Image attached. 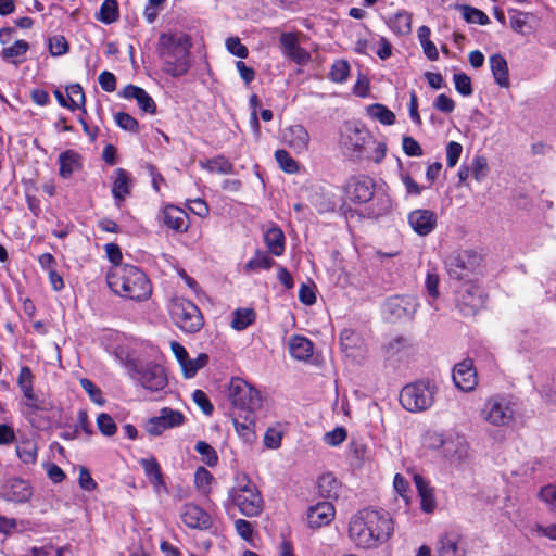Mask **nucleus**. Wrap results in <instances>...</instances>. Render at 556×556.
Returning a JSON list of instances; mask_svg holds the SVG:
<instances>
[{"label": "nucleus", "instance_id": "f257e3e1", "mask_svg": "<svg viewBox=\"0 0 556 556\" xmlns=\"http://www.w3.org/2000/svg\"><path fill=\"white\" fill-rule=\"evenodd\" d=\"M393 533V522L384 509L364 508L350 520L349 536L357 547L375 548Z\"/></svg>", "mask_w": 556, "mask_h": 556}, {"label": "nucleus", "instance_id": "f03ea898", "mask_svg": "<svg viewBox=\"0 0 556 556\" xmlns=\"http://www.w3.org/2000/svg\"><path fill=\"white\" fill-rule=\"evenodd\" d=\"M106 282L115 294L137 302L148 300L152 293L147 275L134 265L112 267L106 274Z\"/></svg>", "mask_w": 556, "mask_h": 556}, {"label": "nucleus", "instance_id": "7ed1b4c3", "mask_svg": "<svg viewBox=\"0 0 556 556\" xmlns=\"http://www.w3.org/2000/svg\"><path fill=\"white\" fill-rule=\"evenodd\" d=\"M191 47L189 35L162 33L156 50L163 60V71L172 77L186 75L191 67Z\"/></svg>", "mask_w": 556, "mask_h": 556}, {"label": "nucleus", "instance_id": "20e7f679", "mask_svg": "<svg viewBox=\"0 0 556 556\" xmlns=\"http://www.w3.org/2000/svg\"><path fill=\"white\" fill-rule=\"evenodd\" d=\"M482 255L475 250H458L448 254L444 265L450 279L467 282L480 271Z\"/></svg>", "mask_w": 556, "mask_h": 556}, {"label": "nucleus", "instance_id": "39448f33", "mask_svg": "<svg viewBox=\"0 0 556 556\" xmlns=\"http://www.w3.org/2000/svg\"><path fill=\"white\" fill-rule=\"evenodd\" d=\"M228 496L240 513L249 518L256 517L263 511L264 501L261 492L247 475H243L237 486L229 490Z\"/></svg>", "mask_w": 556, "mask_h": 556}, {"label": "nucleus", "instance_id": "423d86ee", "mask_svg": "<svg viewBox=\"0 0 556 556\" xmlns=\"http://www.w3.org/2000/svg\"><path fill=\"white\" fill-rule=\"evenodd\" d=\"M434 401V386L430 381L419 380L408 383L400 392V403L412 413L425 412Z\"/></svg>", "mask_w": 556, "mask_h": 556}, {"label": "nucleus", "instance_id": "0eeeda50", "mask_svg": "<svg viewBox=\"0 0 556 556\" xmlns=\"http://www.w3.org/2000/svg\"><path fill=\"white\" fill-rule=\"evenodd\" d=\"M169 313L173 323L186 333H197L204 325L200 308L189 300L182 298L174 300Z\"/></svg>", "mask_w": 556, "mask_h": 556}, {"label": "nucleus", "instance_id": "6e6552de", "mask_svg": "<svg viewBox=\"0 0 556 556\" xmlns=\"http://www.w3.org/2000/svg\"><path fill=\"white\" fill-rule=\"evenodd\" d=\"M127 368L130 377L147 390L159 391L167 386L165 369L156 363L132 359L127 363Z\"/></svg>", "mask_w": 556, "mask_h": 556}, {"label": "nucleus", "instance_id": "1a4fd4ad", "mask_svg": "<svg viewBox=\"0 0 556 556\" xmlns=\"http://www.w3.org/2000/svg\"><path fill=\"white\" fill-rule=\"evenodd\" d=\"M229 399L238 413L256 412L262 406L260 391L239 377L230 380Z\"/></svg>", "mask_w": 556, "mask_h": 556}, {"label": "nucleus", "instance_id": "9d476101", "mask_svg": "<svg viewBox=\"0 0 556 556\" xmlns=\"http://www.w3.org/2000/svg\"><path fill=\"white\" fill-rule=\"evenodd\" d=\"M370 142H374V137L365 126L355 123L344 125L340 143L350 157L362 159L365 147Z\"/></svg>", "mask_w": 556, "mask_h": 556}, {"label": "nucleus", "instance_id": "9b49d317", "mask_svg": "<svg viewBox=\"0 0 556 556\" xmlns=\"http://www.w3.org/2000/svg\"><path fill=\"white\" fill-rule=\"evenodd\" d=\"M486 295L475 281L463 282L456 290V306L466 316H475L484 307Z\"/></svg>", "mask_w": 556, "mask_h": 556}, {"label": "nucleus", "instance_id": "f8f14e48", "mask_svg": "<svg viewBox=\"0 0 556 556\" xmlns=\"http://www.w3.org/2000/svg\"><path fill=\"white\" fill-rule=\"evenodd\" d=\"M516 404L504 396L489 399L482 408V417L494 426H506L514 417Z\"/></svg>", "mask_w": 556, "mask_h": 556}, {"label": "nucleus", "instance_id": "ddd939ff", "mask_svg": "<svg viewBox=\"0 0 556 556\" xmlns=\"http://www.w3.org/2000/svg\"><path fill=\"white\" fill-rule=\"evenodd\" d=\"M375 181L368 176L351 177L345 187V198L353 203H367L375 195Z\"/></svg>", "mask_w": 556, "mask_h": 556}, {"label": "nucleus", "instance_id": "4468645a", "mask_svg": "<svg viewBox=\"0 0 556 556\" xmlns=\"http://www.w3.org/2000/svg\"><path fill=\"white\" fill-rule=\"evenodd\" d=\"M30 483L21 478H11L0 488V498L15 504L27 503L33 496Z\"/></svg>", "mask_w": 556, "mask_h": 556}, {"label": "nucleus", "instance_id": "2eb2a0df", "mask_svg": "<svg viewBox=\"0 0 556 556\" xmlns=\"http://www.w3.org/2000/svg\"><path fill=\"white\" fill-rule=\"evenodd\" d=\"M452 378L455 387L463 392H471L478 384V375L473 361L465 358L453 367Z\"/></svg>", "mask_w": 556, "mask_h": 556}, {"label": "nucleus", "instance_id": "dca6fc26", "mask_svg": "<svg viewBox=\"0 0 556 556\" xmlns=\"http://www.w3.org/2000/svg\"><path fill=\"white\" fill-rule=\"evenodd\" d=\"M185 422V416L179 410L164 407L160 415L149 419L147 431L151 435H160L166 429L181 426Z\"/></svg>", "mask_w": 556, "mask_h": 556}, {"label": "nucleus", "instance_id": "f3484780", "mask_svg": "<svg viewBox=\"0 0 556 556\" xmlns=\"http://www.w3.org/2000/svg\"><path fill=\"white\" fill-rule=\"evenodd\" d=\"M182 522L191 529L207 530L213 525L211 515L200 506L187 503L180 510Z\"/></svg>", "mask_w": 556, "mask_h": 556}, {"label": "nucleus", "instance_id": "a211bd4d", "mask_svg": "<svg viewBox=\"0 0 556 556\" xmlns=\"http://www.w3.org/2000/svg\"><path fill=\"white\" fill-rule=\"evenodd\" d=\"M408 224L419 236L431 233L438 224V215L431 210L416 208L408 214Z\"/></svg>", "mask_w": 556, "mask_h": 556}, {"label": "nucleus", "instance_id": "6ab92c4d", "mask_svg": "<svg viewBox=\"0 0 556 556\" xmlns=\"http://www.w3.org/2000/svg\"><path fill=\"white\" fill-rule=\"evenodd\" d=\"M282 53L299 65L307 64L311 61V54L300 47L299 39L293 33H282L279 38Z\"/></svg>", "mask_w": 556, "mask_h": 556}, {"label": "nucleus", "instance_id": "aec40b11", "mask_svg": "<svg viewBox=\"0 0 556 556\" xmlns=\"http://www.w3.org/2000/svg\"><path fill=\"white\" fill-rule=\"evenodd\" d=\"M161 219L167 228L179 233L187 232L190 227L188 213L173 204L165 205Z\"/></svg>", "mask_w": 556, "mask_h": 556}, {"label": "nucleus", "instance_id": "412c9836", "mask_svg": "<svg viewBox=\"0 0 556 556\" xmlns=\"http://www.w3.org/2000/svg\"><path fill=\"white\" fill-rule=\"evenodd\" d=\"M334 506L330 502H319L307 509V522L313 529L329 525L334 518Z\"/></svg>", "mask_w": 556, "mask_h": 556}, {"label": "nucleus", "instance_id": "4be33fe9", "mask_svg": "<svg viewBox=\"0 0 556 556\" xmlns=\"http://www.w3.org/2000/svg\"><path fill=\"white\" fill-rule=\"evenodd\" d=\"M437 553L438 556H466L465 543L458 533H445L438 540Z\"/></svg>", "mask_w": 556, "mask_h": 556}, {"label": "nucleus", "instance_id": "5701e85b", "mask_svg": "<svg viewBox=\"0 0 556 556\" xmlns=\"http://www.w3.org/2000/svg\"><path fill=\"white\" fill-rule=\"evenodd\" d=\"M309 139L308 131L300 124L292 125L283 131V141L298 153L308 149Z\"/></svg>", "mask_w": 556, "mask_h": 556}, {"label": "nucleus", "instance_id": "b1692460", "mask_svg": "<svg viewBox=\"0 0 556 556\" xmlns=\"http://www.w3.org/2000/svg\"><path fill=\"white\" fill-rule=\"evenodd\" d=\"M255 412L238 413V416L232 418L235 429L244 442L251 443L255 440Z\"/></svg>", "mask_w": 556, "mask_h": 556}, {"label": "nucleus", "instance_id": "393cba45", "mask_svg": "<svg viewBox=\"0 0 556 556\" xmlns=\"http://www.w3.org/2000/svg\"><path fill=\"white\" fill-rule=\"evenodd\" d=\"M115 180L112 186V194L115 200V204L119 207L125 198L130 194L132 180L130 175L124 168L115 169Z\"/></svg>", "mask_w": 556, "mask_h": 556}, {"label": "nucleus", "instance_id": "a878e982", "mask_svg": "<svg viewBox=\"0 0 556 556\" xmlns=\"http://www.w3.org/2000/svg\"><path fill=\"white\" fill-rule=\"evenodd\" d=\"M414 482L420 496V505L422 511L427 514L432 513L437 506L433 488H431L429 482L420 475L414 476Z\"/></svg>", "mask_w": 556, "mask_h": 556}, {"label": "nucleus", "instance_id": "bb28decb", "mask_svg": "<svg viewBox=\"0 0 556 556\" xmlns=\"http://www.w3.org/2000/svg\"><path fill=\"white\" fill-rule=\"evenodd\" d=\"M59 164L60 176L67 179L75 170L81 168V156L74 150H66L59 155Z\"/></svg>", "mask_w": 556, "mask_h": 556}, {"label": "nucleus", "instance_id": "cd10ccee", "mask_svg": "<svg viewBox=\"0 0 556 556\" xmlns=\"http://www.w3.org/2000/svg\"><path fill=\"white\" fill-rule=\"evenodd\" d=\"M489 62L495 83L503 88L509 87L508 66L504 56L500 53L492 54Z\"/></svg>", "mask_w": 556, "mask_h": 556}, {"label": "nucleus", "instance_id": "c85d7f7f", "mask_svg": "<svg viewBox=\"0 0 556 556\" xmlns=\"http://www.w3.org/2000/svg\"><path fill=\"white\" fill-rule=\"evenodd\" d=\"M264 241L269 253H271L275 256H280L283 254L286 237L280 227H270L264 233Z\"/></svg>", "mask_w": 556, "mask_h": 556}, {"label": "nucleus", "instance_id": "c756f323", "mask_svg": "<svg viewBox=\"0 0 556 556\" xmlns=\"http://www.w3.org/2000/svg\"><path fill=\"white\" fill-rule=\"evenodd\" d=\"M291 356L299 361H305L313 355V343L302 336H293L289 342Z\"/></svg>", "mask_w": 556, "mask_h": 556}, {"label": "nucleus", "instance_id": "7c9ffc66", "mask_svg": "<svg viewBox=\"0 0 556 556\" xmlns=\"http://www.w3.org/2000/svg\"><path fill=\"white\" fill-rule=\"evenodd\" d=\"M140 465L143 468L144 473L150 480L151 484L155 489H159L160 486H165L162 470L155 457L152 456L150 458H142L140 460Z\"/></svg>", "mask_w": 556, "mask_h": 556}, {"label": "nucleus", "instance_id": "2f4dec72", "mask_svg": "<svg viewBox=\"0 0 556 556\" xmlns=\"http://www.w3.org/2000/svg\"><path fill=\"white\" fill-rule=\"evenodd\" d=\"M96 18L103 24L110 25L119 18V9L116 0H104Z\"/></svg>", "mask_w": 556, "mask_h": 556}, {"label": "nucleus", "instance_id": "473e14b6", "mask_svg": "<svg viewBox=\"0 0 556 556\" xmlns=\"http://www.w3.org/2000/svg\"><path fill=\"white\" fill-rule=\"evenodd\" d=\"M202 168L213 173L216 172L218 174H233L235 166L233 164L226 159L224 155H217L213 159H210L205 162H200Z\"/></svg>", "mask_w": 556, "mask_h": 556}, {"label": "nucleus", "instance_id": "72a5a7b5", "mask_svg": "<svg viewBox=\"0 0 556 556\" xmlns=\"http://www.w3.org/2000/svg\"><path fill=\"white\" fill-rule=\"evenodd\" d=\"M408 304H409L408 301H406L403 298H400V296L390 298L384 303V312L390 317H393L395 319H401V318L408 316V314H409V311L407 307Z\"/></svg>", "mask_w": 556, "mask_h": 556}, {"label": "nucleus", "instance_id": "f704fd0d", "mask_svg": "<svg viewBox=\"0 0 556 556\" xmlns=\"http://www.w3.org/2000/svg\"><path fill=\"white\" fill-rule=\"evenodd\" d=\"M29 49V45L27 41L18 39L12 46L3 48L0 55L3 61L10 62L12 64H20L23 60L16 61L15 58L23 56Z\"/></svg>", "mask_w": 556, "mask_h": 556}, {"label": "nucleus", "instance_id": "c9c22d12", "mask_svg": "<svg viewBox=\"0 0 556 556\" xmlns=\"http://www.w3.org/2000/svg\"><path fill=\"white\" fill-rule=\"evenodd\" d=\"M366 111L372 119H377L383 125L390 126L395 123V114L383 104H370Z\"/></svg>", "mask_w": 556, "mask_h": 556}, {"label": "nucleus", "instance_id": "e433bc0d", "mask_svg": "<svg viewBox=\"0 0 556 556\" xmlns=\"http://www.w3.org/2000/svg\"><path fill=\"white\" fill-rule=\"evenodd\" d=\"M372 203L368 207V216L372 218H378L380 216H383L388 214L391 211L392 202L391 199L384 194L380 193L377 195H374L371 199Z\"/></svg>", "mask_w": 556, "mask_h": 556}, {"label": "nucleus", "instance_id": "4c0bfd02", "mask_svg": "<svg viewBox=\"0 0 556 556\" xmlns=\"http://www.w3.org/2000/svg\"><path fill=\"white\" fill-rule=\"evenodd\" d=\"M67 98L70 101V110H81L86 114V97L83 87L79 84H71L66 87Z\"/></svg>", "mask_w": 556, "mask_h": 556}, {"label": "nucleus", "instance_id": "58836bf2", "mask_svg": "<svg viewBox=\"0 0 556 556\" xmlns=\"http://www.w3.org/2000/svg\"><path fill=\"white\" fill-rule=\"evenodd\" d=\"M38 446L33 440H23L16 445V454L24 464H35L37 460Z\"/></svg>", "mask_w": 556, "mask_h": 556}, {"label": "nucleus", "instance_id": "ea45409f", "mask_svg": "<svg viewBox=\"0 0 556 556\" xmlns=\"http://www.w3.org/2000/svg\"><path fill=\"white\" fill-rule=\"evenodd\" d=\"M256 314L252 308H238L233 312L231 327L238 331L244 330L255 321Z\"/></svg>", "mask_w": 556, "mask_h": 556}, {"label": "nucleus", "instance_id": "a19ab883", "mask_svg": "<svg viewBox=\"0 0 556 556\" xmlns=\"http://www.w3.org/2000/svg\"><path fill=\"white\" fill-rule=\"evenodd\" d=\"M538 498L551 514L556 516V483H548L540 488Z\"/></svg>", "mask_w": 556, "mask_h": 556}, {"label": "nucleus", "instance_id": "79ce46f5", "mask_svg": "<svg viewBox=\"0 0 556 556\" xmlns=\"http://www.w3.org/2000/svg\"><path fill=\"white\" fill-rule=\"evenodd\" d=\"M391 28L400 35H406L412 31V15L407 12H400L391 20Z\"/></svg>", "mask_w": 556, "mask_h": 556}, {"label": "nucleus", "instance_id": "37998d69", "mask_svg": "<svg viewBox=\"0 0 556 556\" xmlns=\"http://www.w3.org/2000/svg\"><path fill=\"white\" fill-rule=\"evenodd\" d=\"M463 17L467 23H473L479 25H486L490 23L489 16L481 10L472 8L470 5H462Z\"/></svg>", "mask_w": 556, "mask_h": 556}, {"label": "nucleus", "instance_id": "c03bdc74", "mask_svg": "<svg viewBox=\"0 0 556 556\" xmlns=\"http://www.w3.org/2000/svg\"><path fill=\"white\" fill-rule=\"evenodd\" d=\"M194 450L202 456V460L208 467H215L218 463V455L214 447L205 441H198Z\"/></svg>", "mask_w": 556, "mask_h": 556}, {"label": "nucleus", "instance_id": "a18cd8bd", "mask_svg": "<svg viewBox=\"0 0 556 556\" xmlns=\"http://www.w3.org/2000/svg\"><path fill=\"white\" fill-rule=\"evenodd\" d=\"M275 159L279 165V167L288 173V174H294L299 170V164L298 162L291 157L289 152H287L283 149H278L275 152Z\"/></svg>", "mask_w": 556, "mask_h": 556}, {"label": "nucleus", "instance_id": "49530a36", "mask_svg": "<svg viewBox=\"0 0 556 556\" xmlns=\"http://www.w3.org/2000/svg\"><path fill=\"white\" fill-rule=\"evenodd\" d=\"M350 74V64L345 60H337L329 72V78L334 83H343Z\"/></svg>", "mask_w": 556, "mask_h": 556}, {"label": "nucleus", "instance_id": "de8ad7c7", "mask_svg": "<svg viewBox=\"0 0 556 556\" xmlns=\"http://www.w3.org/2000/svg\"><path fill=\"white\" fill-rule=\"evenodd\" d=\"M208 363V355L200 353L197 358L188 359L187 365L182 371L185 378H192L197 375L198 370L205 367Z\"/></svg>", "mask_w": 556, "mask_h": 556}, {"label": "nucleus", "instance_id": "09e8293b", "mask_svg": "<svg viewBox=\"0 0 556 556\" xmlns=\"http://www.w3.org/2000/svg\"><path fill=\"white\" fill-rule=\"evenodd\" d=\"M97 427L105 437H112L117 431V426L111 415L101 413L97 417Z\"/></svg>", "mask_w": 556, "mask_h": 556}, {"label": "nucleus", "instance_id": "8fccbe9b", "mask_svg": "<svg viewBox=\"0 0 556 556\" xmlns=\"http://www.w3.org/2000/svg\"><path fill=\"white\" fill-rule=\"evenodd\" d=\"M275 261L263 251H256L255 255L247 263L249 269H269Z\"/></svg>", "mask_w": 556, "mask_h": 556}, {"label": "nucleus", "instance_id": "3c124183", "mask_svg": "<svg viewBox=\"0 0 556 556\" xmlns=\"http://www.w3.org/2000/svg\"><path fill=\"white\" fill-rule=\"evenodd\" d=\"M115 122L118 127L126 131H130L132 134L139 132V123L138 121L132 117L130 114L125 112H118L114 116Z\"/></svg>", "mask_w": 556, "mask_h": 556}, {"label": "nucleus", "instance_id": "603ef678", "mask_svg": "<svg viewBox=\"0 0 556 556\" xmlns=\"http://www.w3.org/2000/svg\"><path fill=\"white\" fill-rule=\"evenodd\" d=\"M338 481L331 473L323 475L318 480V490L323 497L330 498L334 494Z\"/></svg>", "mask_w": 556, "mask_h": 556}, {"label": "nucleus", "instance_id": "864d4df0", "mask_svg": "<svg viewBox=\"0 0 556 556\" xmlns=\"http://www.w3.org/2000/svg\"><path fill=\"white\" fill-rule=\"evenodd\" d=\"M456 91L464 96L469 97L472 94V84L470 77L465 73H456L453 76Z\"/></svg>", "mask_w": 556, "mask_h": 556}, {"label": "nucleus", "instance_id": "5fc2aeb1", "mask_svg": "<svg viewBox=\"0 0 556 556\" xmlns=\"http://www.w3.org/2000/svg\"><path fill=\"white\" fill-rule=\"evenodd\" d=\"M79 383L80 387L88 393L92 402L98 405H103L105 403L101 389L98 388L90 379L81 378Z\"/></svg>", "mask_w": 556, "mask_h": 556}, {"label": "nucleus", "instance_id": "6e6d98bb", "mask_svg": "<svg viewBox=\"0 0 556 556\" xmlns=\"http://www.w3.org/2000/svg\"><path fill=\"white\" fill-rule=\"evenodd\" d=\"M25 406L29 408L31 413L48 412L52 408L51 402L45 397H40L36 393L25 401Z\"/></svg>", "mask_w": 556, "mask_h": 556}, {"label": "nucleus", "instance_id": "4d7b16f0", "mask_svg": "<svg viewBox=\"0 0 556 556\" xmlns=\"http://www.w3.org/2000/svg\"><path fill=\"white\" fill-rule=\"evenodd\" d=\"M68 48V42L64 36L56 35L49 39V51L53 56L65 54Z\"/></svg>", "mask_w": 556, "mask_h": 556}, {"label": "nucleus", "instance_id": "13d9d810", "mask_svg": "<svg viewBox=\"0 0 556 556\" xmlns=\"http://www.w3.org/2000/svg\"><path fill=\"white\" fill-rule=\"evenodd\" d=\"M192 399L205 415L211 416L213 414L214 406L210 399L207 397V395L205 394V392L197 389L192 393Z\"/></svg>", "mask_w": 556, "mask_h": 556}, {"label": "nucleus", "instance_id": "bf43d9fd", "mask_svg": "<svg viewBox=\"0 0 556 556\" xmlns=\"http://www.w3.org/2000/svg\"><path fill=\"white\" fill-rule=\"evenodd\" d=\"M139 109L148 114H156V103L152 97L143 89L139 97L136 99Z\"/></svg>", "mask_w": 556, "mask_h": 556}, {"label": "nucleus", "instance_id": "052dcab7", "mask_svg": "<svg viewBox=\"0 0 556 556\" xmlns=\"http://www.w3.org/2000/svg\"><path fill=\"white\" fill-rule=\"evenodd\" d=\"M227 50L241 59H245L249 54L248 48L241 43L238 37H230L226 40Z\"/></svg>", "mask_w": 556, "mask_h": 556}, {"label": "nucleus", "instance_id": "680f3d73", "mask_svg": "<svg viewBox=\"0 0 556 556\" xmlns=\"http://www.w3.org/2000/svg\"><path fill=\"white\" fill-rule=\"evenodd\" d=\"M348 437V432L343 427H337L336 429L327 432L324 437V441L330 446H338Z\"/></svg>", "mask_w": 556, "mask_h": 556}, {"label": "nucleus", "instance_id": "e2e57ef3", "mask_svg": "<svg viewBox=\"0 0 556 556\" xmlns=\"http://www.w3.org/2000/svg\"><path fill=\"white\" fill-rule=\"evenodd\" d=\"M463 152V146L456 141H451L446 146V162L448 167H454Z\"/></svg>", "mask_w": 556, "mask_h": 556}, {"label": "nucleus", "instance_id": "0e129e2a", "mask_svg": "<svg viewBox=\"0 0 556 556\" xmlns=\"http://www.w3.org/2000/svg\"><path fill=\"white\" fill-rule=\"evenodd\" d=\"M402 148L408 156H421L422 148L413 137L404 136L402 140Z\"/></svg>", "mask_w": 556, "mask_h": 556}, {"label": "nucleus", "instance_id": "69168bd1", "mask_svg": "<svg viewBox=\"0 0 556 556\" xmlns=\"http://www.w3.org/2000/svg\"><path fill=\"white\" fill-rule=\"evenodd\" d=\"M104 250L109 261L113 264V267H121L124 264L122 263L123 254L121 248L116 243H106L104 245Z\"/></svg>", "mask_w": 556, "mask_h": 556}, {"label": "nucleus", "instance_id": "338daca9", "mask_svg": "<svg viewBox=\"0 0 556 556\" xmlns=\"http://www.w3.org/2000/svg\"><path fill=\"white\" fill-rule=\"evenodd\" d=\"M433 108L440 112L450 114L455 109V102L452 98L447 97L444 93H441L435 98L433 102Z\"/></svg>", "mask_w": 556, "mask_h": 556}, {"label": "nucleus", "instance_id": "774afa93", "mask_svg": "<svg viewBox=\"0 0 556 556\" xmlns=\"http://www.w3.org/2000/svg\"><path fill=\"white\" fill-rule=\"evenodd\" d=\"M472 172L475 178L480 181L486 177L489 172L488 161L484 156H476L473 160Z\"/></svg>", "mask_w": 556, "mask_h": 556}]
</instances>
